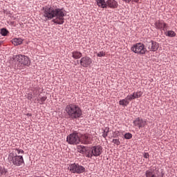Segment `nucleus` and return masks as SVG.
Instances as JSON below:
<instances>
[{
	"label": "nucleus",
	"mask_w": 177,
	"mask_h": 177,
	"mask_svg": "<svg viewBox=\"0 0 177 177\" xmlns=\"http://www.w3.org/2000/svg\"><path fill=\"white\" fill-rule=\"evenodd\" d=\"M134 125L138 128H143L145 125H146V120H143V119L138 118L134 121Z\"/></svg>",
	"instance_id": "15"
},
{
	"label": "nucleus",
	"mask_w": 177,
	"mask_h": 177,
	"mask_svg": "<svg viewBox=\"0 0 177 177\" xmlns=\"http://www.w3.org/2000/svg\"><path fill=\"white\" fill-rule=\"evenodd\" d=\"M143 94V93H142V91H139L138 93H137L136 94L133 95V97H140L142 96V95Z\"/></svg>",
	"instance_id": "26"
},
{
	"label": "nucleus",
	"mask_w": 177,
	"mask_h": 177,
	"mask_svg": "<svg viewBox=\"0 0 177 177\" xmlns=\"http://www.w3.org/2000/svg\"><path fill=\"white\" fill-rule=\"evenodd\" d=\"M15 150L16 154H20V153L21 154H24V151H23L22 149H15Z\"/></svg>",
	"instance_id": "29"
},
{
	"label": "nucleus",
	"mask_w": 177,
	"mask_h": 177,
	"mask_svg": "<svg viewBox=\"0 0 177 177\" xmlns=\"http://www.w3.org/2000/svg\"><path fill=\"white\" fill-rule=\"evenodd\" d=\"M103 148L100 146L93 147L91 149H88L87 151V157L88 158H92V156L99 157L102 154Z\"/></svg>",
	"instance_id": "5"
},
{
	"label": "nucleus",
	"mask_w": 177,
	"mask_h": 177,
	"mask_svg": "<svg viewBox=\"0 0 177 177\" xmlns=\"http://www.w3.org/2000/svg\"><path fill=\"white\" fill-rule=\"evenodd\" d=\"M97 5L99 8H107V3L104 0H97Z\"/></svg>",
	"instance_id": "19"
},
{
	"label": "nucleus",
	"mask_w": 177,
	"mask_h": 177,
	"mask_svg": "<svg viewBox=\"0 0 177 177\" xmlns=\"http://www.w3.org/2000/svg\"><path fill=\"white\" fill-rule=\"evenodd\" d=\"M77 150L79 151V153H82V154H86V156L88 157V151H89V149L86 148L84 146H80L77 147Z\"/></svg>",
	"instance_id": "17"
},
{
	"label": "nucleus",
	"mask_w": 177,
	"mask_h": 177,
	"mask_svg": "<svg viewBox=\"0 0 177 177\" xmlns=\"http://www.w3.org/2000/svg\"><path fill=\"white\" fill-rule=\"evenodd\" d=\"M131 49H133V47H131Z\"/></svg>",
	"instance_id": "36"
},
{
	"label": "nucleus",
	"mask_w": 177,
	"mask_h": 177,
	"mask_svg": "<svg viewBox=\"0 0 177 177\" xmlns=\"http://www.w3.org/2000/svg\"><path fill=\"white\" fill-rule=\"evenodd\" d=\"M132 99H133V95H128L125 99L120 100L119 104L120 106H128Z\"/></svg>",
	"instance_id": "14"
},
{
	"label": "nucleus",
	"mask_w": 177,
	"mask_h": 177,
	"mask_svg": "<svg viewBox=\"0 0 177 177\" xmlns=\"http://www.w3.org/2000/svg\"><path fill=\"white\" fill-rule=\"evenodd\" d=\"M41 100L42 102H45V100H46V97H41Z\"/></svg>",
	"instance_id": "32"
},
{
	"label": "nucleus",
	"mask_w": 177,
	"mask_h": 177,
	"mask_svg": "<svg viewBox=\"0 0 177 177\" xmlns=\"http://www.w3.org/2000/svg\"><path fill=\"white\" fill-rule=\"evenodd\" d=\"M72 57L75 59H81V57H82V53L75 50L72 52Z\"/></svg>",
	"instance_id": "18"
},
{
	"label": "nucleus",
	"mask_w": 177,
	"mask_h": 177,
	"mask_svg": "<svg viewBox=\"0 0 177 177\" xmlns=\"http://www.w3.org/2000/svg\"><path fill=\"white\" fill-rule=\"evenodd\" d=\"M68 169L71 171L72 174H84V172H85V167L76 163L70 165Z\"/></svg>",
	"instance_id": "7"
},
{
	"label": "nucleus",
	"mask_w": 177,
	"mask_h": 177,
	"mask_svg": "<svg viewBox=\"0 0 177 177\" xmlns=\"http://www.w3.org/2000/svg\"><path fill=\"white\" fill-rule=\"evenodd\" d=\"M124 138H125V139H131V138H132V134L130 133H127L124 135Z\"/></svg>",
	"instance_id": "27"
},
{
	"label": "nucleus",
	"mask_w": 177,
	"mask_h": 177,
	"mask_svg": "<svg viewBox=\"0 0 177 177\" xmlns=\"http://www.w3.org/2000/svg\"><path fill=\"white\" fill-rule=\"evenodd\" d=\"M43 16L46 20H52L55 24H64V17L66 16V11L62 8H54L53 7L43 8Z\"/></svg>",
	"instance_id": "1"
},
{
	"label": "nucleus",
	"mask_w": 177,
	"mask_h": 177,
	"mask_svg": "<svg viewBox=\"0 0 177 177\" xmlns=\"http://www.w3.org/2000/svg\"><path fill=\"white\" fill-rule=\"evenodd\" d=\"M159 46H159L158 43H157L154 41H151V42H149L147 44L148 49L151 52H156L158 49Z\"/></svg>",
	"instance_id": "12"
},
{
	"label": "nucleus",
	"mask_w": 177,
	"mask_h": 177,
	"mask_svg": "<svg viewBox=\"0 0 177 177\" xmlns=\"http://www.w3.org/2000/svg\"><path fill=\"white\" fill-rule=\"evenodd\" d=\"M28 99L30 100V99H32V94H28Z\"/></svg>",
	"instance_id": "31"
},
{
	"label": "nucleus",
	"mask_w": 177,
	"mask_h": 177,
	"mask_svg": "<svg viewBox=\"0 0 177 177\" xmlns=\"http://www.w3.org/2000/svg\"><path fill=\"white\" fill-rule=\"evenodd\" d=\"M15 60H17L19 66H26V67H29V66H30L31 64V61H30V58L24 55H16Z\"/></svg>",
	"instance_id": "4"
},
{
	"label": "nucleus",
	"mask_w": 177,
	"mask_h": 177,
	"mask_svg": "<svg viewBox=\"0 0 177 177\" xmlns=\"http://www.w3.org/2000/svg\"><path fill=\"white\" fill-rule=\"evenodd\" d=\"M167 37H176V33L174 30H168L165 32Z\"/></svg>",
	"instance_id": "21"
},
{
	"label": "nucleus",
	"mask_w": 177,
	"mask_h": 177,
	"mask_svg": "<svg viewBox=\"0 0 177 177\" xmlns=\"http://www.w3.org/2000/svg\"><path fill=\"white\" fill-rule=\"evenodd\" d=\"M66 141L69 145H78L81 141V133H73L70 134L67 138Z\"/></svg>",
	"instance_id": "6"
},
{
	"label": "nucleus",
	"mask_w": 177,
	"mask_h": 177,
	"mask_svg": "<svg viewBox=\"0 0 177 177\" xmlns=\"http://www.w3.org/2000/svg\"><path fill=\"white\" fill-rule=\"evenodd\" d=\"M113 143H114V145H117V146H120L121 142H120V140L114 139L113 140Z\"/></svg>",
	"instance_id": "28"
},
{
	"label": "nucleus",
	"mask_w": 177,
	"mask_h": 177,
	"mask_svg": "<svg viewBox=\"0 0 177 177\" xmlns=\"http://www.w3.org/2000/svg\"><path fill=\"white\" fill-rule=\"evenodd\" d=\"M111 8V9H117L118 8V2L115 0H107L106 7Z\"/></svg>",
	"instance_id": "16"
},
{
	"label": "nucleus",
	"mask_w": 177,
	"mask_h": 177,
	"mask_svg": "<svg viewBox=\"0 0 177 177\" xmlns=\"http://www.w3.org/2000/svg\"><path fill=\"white\" fill-rule=\"evenodd\" d=\"M14 153H16V151H13Z\"/></svg>",
	"instance_id": "35"
},
{
	"label": "nucleus",
	"mask_w": 177,
	"mask_h": 177,
	"mask_svg": "<svg viewBox=\"0 0 177 177\" xmlns=\"http://www.w3.org/2000/svg\"><path fill=\"white\" fill-rule=\"evenodd\" d=\"M147 50L145 48V45L142 43H138L134 45V53L140 55H145Z\"/></svg>",
	"instance_id": "9"
},
{
	"label": "nucleus",
	"mask_w": 177,
	"mask_h": 177,
	"mask_svg": "<svg viewBox=\"0 0 177 177\" xmlns=\"http://www.w3.org/2000/svg\"><path fill=\"white\" fill-rule=\"evenodd\" d=\"M6 172H8V171L5 169L4 167H0V176H2V175H6Z\"/></svg>",
	"instance_id": "24"
},
{
	"label": "nucleus",
	"mask_w": 177,
	"mask_h": 177,
	"mask_svg": "<svg viewBox=\"0 0 177 177\" xmlns=\"http://www.w3.org/2000/svg\"><path fill=\"white\" fill-rule=\"evenodd\" d=\"M125 1V2H129L131 0H123Z\"/></svg>",
	"instance_id": "33"
},
{
	"label": "nucleus",
	"mask_w": 177,
	"mask_h": 177,
	"mask_svg": "<svg viewBox=\"0 0 177 177\" xmlns=\"http://www.w3.org/2000/svg\"><path fill=\"white\" fill-rule=\"evenodd\" d=\"M92 64V58L88 56L82 57L80 59V65L82 67H89Z\"/></svg>",
	"instance_id": "10"
},
{
	"label": "nucleus",
	"mask_w": 177,
	"mask_h": 177,
	"mask_svg": "<svg viewBox=\"0 0 177 177\" xmlns=\"http://www.w3.org/2000/svg\"><path fill=\"white\" fill-rule=\"evenodd\" d=\"M134 2H139V0H134Z\"/></svg>",
	"instance_id": "34"
},
{
	"label": "nucleus",
	"mask_w": 177,
	"mask_h": 177,
	"mask_svg": "<svg viewBox=\"0 0 177 177\" xmlns=\"http://www.w3.org/2000/svg\"><path fill=\"white\" fill-rule=\"evenodd\" d=\"M65 111L69 118L77 120L82 115V110L75 104H69L65 107Z\"/></svg>",
	"instance_id": "2"
},
{
	"label": "nucleus",
	"mask_w": 177,
	"mask_h": 177,
	"mask_svg": "<svg viewBox=\"0 0 177 177\" xmlns=\"http://www.w3.org/2000/svg\"><path fill=\"white\" fill-rule=\"evenodd\" d=\"M95 55H97V57H104V56H106V52L100 51L98 53H95Z\"/></svg>",
	"instance_id": "23"
},
{
	"label": "nucleus",
	"mask_w": 177,
	"mask_h": 177,
	"mask_svg": "<svg viewBox=\"0 0 177 177\" xmlns=\"http://www.w3.org/2000/svg\"><path fill=\"white\" fill-rule=\"evenodd\" d=\"M0 33L1 34V35H3V37H6V35H8V34L9 33V31H8V30L5 28H2L0 30Z\"/></svg>",
	"instance_id": "22"
},
{
	"label": "nucleus",
	"mask_w": 177,
	"mask_h": 177,
	"mask_svg": "<svg viewBox=\"0 0 177 177\" xmlns=\"http://www.w3.org/2000/svg\"><path fill=\"white\" fill-rule=\"evenodd\" d=\"M109 132V127H106L105 130L104 131V133L102 134L103 138H106Z\"/></svg>",
	"instance_id": "25"
},
{
	"label": "nucleus",
	"mask_w": 177,
	"mask_h": 177,
	"mask_svg": "<svg viewBox=\"0 0 177 177\" xmlns=\"http://www.w3.org/2000/svg\"><path fill=\"white\" fill-rule=\"evenodd\" d=\"M8 162L12 164L15 167H21V165H24V158L23 156L20 155H15L14 152L9 153L8 155Z\"/></svg>",
	"instance_id": "3"
},
{
	"label": "nucleus",
	"mask_w": 177,
	"mask_h": 177,
	"mask_svg": "<svg viewBox=\"0 0 177 177\" xmlns=\"http://www.w3.org/2000/svg\"><path fill=\"white\" fill-rule=\"evenodd\" d=\"M146 177H164L156 167H151L145 172Z\"/></svg>",
	"instance_id": "8"
},
{
	"label": "nucleus",
	"mask_w": 177,
	"mask_h": 177,
	"mask_svg": "<svg viewBox=\"0 0 177 177\" xmlns=\"http://www.w3.org/2000/svg\"><path fill=\"white\" fill-rule=\"evenodd\" d=\"M80 142L81 143H83V145H89L91 144V136L88 134H84V135H80Z\"/></svg>",
	"instance_id": "13"
},
{
	"label": "nucleus",
	"mask_w": 177,
	"mask_h": 177,
	"mask_svg": "<svg viewBox=\"0 0 177 177\" xmlns=\"http://www.w3.org/2000/svg\"><path fill=\"white\" fill-rule=\"evenodd\" d=\"M149 157H150V155L149 154V153H144V158H149Z\"/></svg>",
	"instance_id": "30"
},
{
	"label": "nucleus",
	"mask_w": 177,
	"mask_h": 177,
	"mask_svg": "<svg viewBox=\"0 0 177 177\" xmlns=\"http://www.w3.org/2000/svg\"><path fill=\"white\" fill-rule=\"evenodd\" d=\"M12 42L13 45L17 46L18 45H21V44H23V39L20 38H15L12 39Z\"/></svg>",
	"instance_id": "20"
},
{
	"label": "nucleus",
	"mask_w": 177,
	"mask_h": 177,
	"mask_svg": "<svg viewBox=\"0 0 177 177\" xmlns=\"http://www.w3.org/2000/svg\"><path fill=\"white\" fill-rule=\"evenodd\" d=\"M155 27L157 30H163V31H165L168 28V26L163 21H157L155 22Z\"/></svg>",
	"instance_id": "11"
}]
</instances>
